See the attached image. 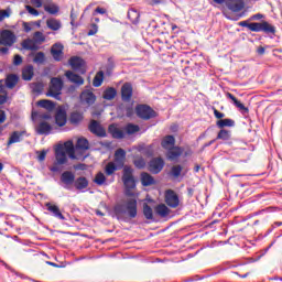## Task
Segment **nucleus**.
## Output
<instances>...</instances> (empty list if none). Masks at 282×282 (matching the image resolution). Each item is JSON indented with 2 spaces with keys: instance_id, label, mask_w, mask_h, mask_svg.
Returning <instances> with one entry per match:
<instances>
[{
  "instance_id": "f257e3e1",
  "label": "nucleus",
  "mask_w": 282,
  "mask_h": 282,
  "mask_svg": "<svg viewBox=\"0 0 282 282\" xmlns=\"http://www.w3.org/2000/svg\"><path fill=\"white\" fill-rule=\"evenodd\" d=\"M76 160V149L73 141H66L55 148V161L53 166L50 167L52 173H58L59 166L67 164L68 160Z\"/></svg>"
},
{
  "instance_id": "f03ea898",
  "label": "nucleus",
  "mask_w": 282,
  "mask_h": 282,
  "mask_svg": "<svg viewBox=\"0 0 282 282\" xmlns=\"http://www.w3.org/2000/svg\"><path fill=\"white\" fill-rule=\"evenodd\" d=\"M113 213L117 219H124L127 215L130 219L138 217V200L135 198H127L115 205Z\"/></svg>"
},
{
  "instance_id": "7ed1b4c3",
  "label": "nucleus",
  "mask_w": 282,
  "mask_h": 282,
  "mask_svg": "<svg viewBox=\"0 0 282 282\" xmlns=\"http://www.w3.org/2000/svg\"><path fill=\"white\" fill-rule=\"evenodd\" d=\"M240 28H248L251 32H264V34H276V26L270 24L268 21L252 22L241 21L238 23Z\"/></svg>"
},
{
  "instance_id": "20e7f679",
  "label": "nucleus",
  "mask_w": 282,
  "mask_h": 282,
  "mask_svg": "<svg viewBox=\"0 0 282 282\" xmlns=\"http://www.w3.org/2000/svg\"><path fill=\"white\" fill-rule=\"evenodd\" d=\"M122 183L126 188V195L133 197V191L135 188V177H133V170L131 166L126 165L122 172Z\"/></svg>"
},
{
  "instance_id": "39448f33",
  "label": "nucleus",
  "mask_w": 282,
  "mask_h": 282,
  "mask_svg": "<svg viewBox=\"0 0 282 282\" xmlns=\"http://www.w3.org/2000/svg\"><path fill=\"white\" fill-rule=\"evenodd\" d=\"M63 91V79L58 77H53L51 79L48 91L46 96L55 98V100H61V94Z\"/></svg>"
},
{
  "instance_id": "423d86ee",
  "label": "nucleus",
  "mask_w": 282,
  "mask_h": 282,
  "mask_svg": "<svg viewBox=\"0 0 282 282\" xmlns=\"http://www.w3.org/2000/svg\"><path fill=\"white\" fill-rule=\"evenodd\" d=\"M17 42V36L10 30H3L0 33V45H6V47H12Z\"/></svg>"
},
{
  "instance_id": "0eeeda50",
  "label": "nucleus",
  "mask_w": 282,
  "mask_h": 282,
  "mask_svg": "<svg viewBox=\"0 0 282 282\" xmlns=\"http://www.w3.org/2000/svg\"><path fill=\"white\" fill-rule=\"evenodd\" d=\"M68 63H69L72 69H74V72H78L79 74H85V72H87V66L85 64V59H83L78 56L70 57Z\"/></svg>"
},
{
  "instance_id": "6e6552de",
  "label": "nucleus",
  "mask_w": 282,
  "mask_h": 282,
  "mask_svg": "<svg viewBox=\"0 0 282 282\" xmlns=\"http://www.w3.org/2000/svg\"><path fill=\"white\" fill-rule=\"evenodd\" d=\"M135 111L137 116L143 120H151V118H155V112L147 105L137 106Z\"/></svg>"
},
{
  "instance_id": "1a4fd4ad",
  "label": "nucleus",
  "mask_w": 282,
  "mask_h": 282,
  "mask_svg": "<svg viewBox=\"0 0 282 282\" xmlns=\"http://www.w3.org/2000/svg\"><path fill=\"white\" fill-rule=\"evenodd\" d=\"M165 204H167L170 208H177V206H180V196H177L175 191H165Z\"/></svg>"
},
{
  "instance_id": "9d476101",
  "label": "nucleus",
  "mask_w": 282,
  "mask_h": 282,
  "mask_svg": "<svg viewBox=\"0 0 282 282\" xmlns=\"http://www.w3.org/2000/svg\"><path fill=\"white\" fill-rule=\"evenodd\" d=\"M76 181V175L72 171H65L61 175V182L64 184V188L72 191V186Z\"/></svg>"
},
{
  "instance_id": "9b49d317",
  "label": "nucleus",
  "mask_w": 282,
  "mask_h": 282,
  "mask_svg": "<svg viewBox=\"0 0 282 282\" xmlns=\"http://www.w3.org/2000/svg\"><path fill=\"white\" fill-rule=\"evenodd\" d=\"M124 160H127V151L120 148L115 152V161L112 163L118 165L120 169H124Z\"/></svg>"
},
{
  "instance_id": "f8f14e48",
  "label": "nucleus",
  "mask_w": 282,
  "mask_h": 282,
  "mask_svg": "<svg viewBox=\"0 0 282 282\" xmlns=\"http://www.w3.org/2000/svg\"><path fill=\"white\" fill-rule=\"evenodd\" d=\"M164 169V160L156 158L150 161L149 170L151 173L158 174Z\"/></svg>"
},
{
  "instance_id": "ddd939ff",
  "label": "nucleus",
  "mask_w": 282,
  "mask_h": 282,
  "mask_svg": "<svg viewBox=\"0 0 282 282\" xmlns=\"http://www.w3.org/2000/svg\"><path fill=\"white\" fill-rule=\"evenodd\" d=\"M131 96H133V86L131 84L126 83L121 87V98L124 102H129L131 100Z\"/></svg>"
},
{
  "instance_id": "4468645a",
  "label": "nucleus",
  "mask_w": 282,
  "mask_h": 282,
  "mask_svg": "<svg viewBox=\"0 0 282 282\" xmlns=\"http://www.w3.org/2000/svg\"><path fill=\"white\" fill-rule=\"evenodd\" d=\"M89 131H90V133H94L95 135H98L99 138H105V135H107V132L102 129L100 123H98V121H96V120L90 122Z\"/></svg>"
},
{
  "instance_id": "2eb2a0df",
  "label": "nucleus",
  "mask_w": 282,
  "mask_h": 282,
  "mask_svg": "<svg viewBox=\"0 0 282 282\" xmlns=\"http://www.w3.org/2000/svg\"><path fill=\"white\" fill-rule=\"evenodd\" d=\"M55 122L58 127L67 124V112L63 108H58L55 113Z\"/></svg>"
},
{
  "instance_id": "dca6fc26",
  "label": "nucleus",
  "mask_w": 282,
  "mask_h": 282,
  "mask_svg": "<svg viewBox=\"0 0 282 282\" xmlns=\"http://www.w3.org/2000/svg\"><path fill=\"white\" fill-rule=\"evenodd\" d=\"M226 6L231 12H241L243 10V0H226Z\"/></svg>"
},
{
  "instance_id": "f3484780",
  "label": "nucleus",
  "mask_w": 282,
  "mask_h": 282,
  "mask_svg": "<svg viewBox=\"0 0 282 282\" xmlns=\"http://www.w3.org/2000/svg\"><path fill=\"white\" fill-rule=\"evenodd\" d=\"M36 133L39 135H50L52 133V126L46 121H41L36 127Z\"/></svg>"
},
{
  "instance_id": "a211bd4d",
  "label": "nucleus",
  "mask_w": 282,
  "mask_h": 282,
  "mask_svg": "<svg viewBox=\"0 0 282 282\" xmlns=\"http://www.w3.org/2000/svg\"><path fill=\"white\" fill-rule=\"evenodd\" d=\"M66 78L70 82L74 83V85H85V79H83V77H80V75H76L74 72L72 70H67L65 73Z\"/></svg>"
},
{
  "instance_id": "6ab92c4d",
  "label": "nucleus",
  "mask_w": 282,
  "mask_h": 282,
  "mask_svg": "<svg viewBox=\"0 0 282 282\" xmlns=\"http://www.w3.org/2000/svg\"><path fill=\"white\" fill-rule=\"evenodd\" d=\"M45 206L48 213H52V215H54L57 219L65 221V216H63L58 206L53 205L52 203H46Z\"/></svg>"
},
{
  "instance_id": "aec40b11",
  "label": "nucleus",
  "mask_w": 282,
  "mask_h": 282,
  "mask_svg": "<svg viewBox=\"0 0 282 282\" xmlns=\"http://www.w3.org/2000/svg\"><path fill=\"white\" fill-rule=\"evenodd\" d=\"M82 102H86V105H94L96 102V95L89 90H84L80 94Z\"/></svg>"
},
{
  "instance_id": "412c9836",
  "label": "nucleus",
  "mask_w": 282,
  "mask_h": 282,
  "mask_svg": "<svg viewBox=\"0 0 282 282\" xmlns=\"http://www.w3.org/2000/svg\"><path fill=\"white\" fill-rule=\"evenodd\" d=\"M23 135H25V131L12 132L8 141V147H10L11 144H17L18 142H21V140H23Z\"/></svg>"
},
{
  "instance_id": "4be33fe9",
  "label": "nucleus",
  "mask_w": 282,
  "mask_h": 282,
  "mask_svg": "<svg viewBox=\"0 0 282 282\" xmlns=\"http://www.w3.org/2000/svg\"><path fill=\"white\" fill-rule=\"evenodd\" d=\"M22 47L23 50L36 52V50H39V44L34 41V39H26L22 41Z\"/></svg>"
},
{
  "instance_id": "5701e85b",
  "label": "nucleus",
  "mask_w": 282,
  "mask_h": 282,
  "mask_svg": "<svg viewBox=\"0 0 282 282\" xmlns=\"http://www.w3.org/2000/svg\"><path fill=\"white\" fill-rule=\"evenodd\" d=\"M46 26L48 30H53V32H58L61 28H63V24L59 20H56L55 18H51L46 20Z\"/></svg>"
},
{
  "instance_id": "b1692460",
  "label": "nucleus",
  "mask_w": 282,
  "mask_h": 282,
  "mask_svg": "<svg viewBox=\"0 0 282 282\" xmlns=\"http://www.w3.org/2000/svg\"><path fill=\"white\" fill-rule=\"evenodd\" d=\"M51 54L55 61H61V58H63L62 44H54L51 48Z\"/></svg>"
},
{
  "instance_id": "393cba45",
  "label": "nucleus",
  "mask_w": 282,
  "mask_h": 282,
  "mask_svg": "<svg viewBox=\"0 0 282 282\" xmlns=\"http://www.w3.org/2000/svg\"><path fill=\"white\" fill-rule=\"evenodd\" d=\"M109 132L111 133L112 138L117 140H122L124 138V129L117 128L116 124L109 126Z\"/></svg>"
},
{
  "instance_id": "a878e982",
  "label": "nucleus",
  "mask_w": 282,
  "mask_h": 282,
  "mask_svg": "<svg viewBox=\"0 0 282 282\" xmlns=\"http://www.w3.org/2000/svg\"><path fill=\"white\" fill-rule=\"evenodd\" d=\"M34 77V66L26 65L22 69V79L23 80H30Z\"/></svg>"
},
{
  "instance_id": "bb28decb",
  "label": "nucleus",
  "mask_w": 282,
  "mask_h": 282,
  "mask_svg": "<svg viewBox=\"0 0 282 282\" xmlns=\"http://www.w3.org/2000/svg\"><path fill=\"white\" fill-rule=\"evenodd\" d=\"M182 153H184V150H182V148L173 147L172 149H170L167 151V159L169 160H177V158H180V155H182Z\"/></svg>"
},
{
  "instance_id": "cd10ccee",
  "label": "nucleus",
  "mask_w": 282,
  "mask_h": 282,
  "mask_svg": "<svg viewBox=\"0 0 282 282\" xmlns=\"http://www.w3.org/2000/svg\"><path fill=\"white\" fill-rule=\"evenodd\" d=\"M74 186L77 188V191H83L84 188H87L89 186V181L85 178L84 176L78 177L74 181Z\"/></svg>"
},
{
  "instance_id": "c85d7f7f",
  "label": "nucleus",
  "mask_w": 282,
  "mask_h": 282,
  "mask_svg": "<svg viewBox=\"0 0 282 282\" xmlns=\"http://www.w3.org/2000/svg\"><path fill=\"white\" fill-rule=\"evenodd\" d=\"M227 98H229V100H231L235 107H237L240 111L248 113V108L243 104H241V101H239L237 98H235L232 94L227 93Z\"/></svg>"
},
{
  "instance_id": "c756f323",
  "label": "nucleus",
  "mask_w": 282,
  "mask_h": 282,
  "mask_svg": "<svg viewBox=\"0 0 282 282\" xmlns=\"http://www.w3.org/2000/svg\"><path fill=\"white\" fill-rule=\"evenodd\" d=\"M161 145L163 149H166L167 151L170 149H173L175 147V137L174 135H167L163 139Z\"/></svg>"
},
{
  "instance_id": "7c9ffc66",
  "label": "nucleus",
  "mask_w": 282,
  "mask_h": 282,
  "mask_svg": "<svg viewBox=\"0 0 282 282\" xmlns=\"http://www.w3.org/2000/svg\"><path fill=\"white\" fill-rule=\"evenodd\" d=\"M141 184L142 186H151L155 184V180L149 173L143 172L141 173Z\"/></svg>"
},
{
  "instance_id": "2f4dec72",
  "label": "nucleus",
  "mask_w": 282,
  "mask_h": 282,
  "mask_svg": "<svg viewBox=\"0 0 282 282\" xmlns=\"http://www.w3.org/2000/svg\"><path fill=\"white\" fill-rule=\"evenodd\" d=\"M37 107H41L42 109H46V111H54V102L50 99H43L37 101Z\"/></svg>"
},
{
  "instance_id": "473e14b6",
  "label": "nucleus",
  "mask_w": 282,
  "mask_h": 282,
  "mask_svg": "<svg viewBox=\"0 0 282 282\" xmlns=\"http://www.w3.org/2000/svg\"><path fill=\"white\" fill-rule=\"evenodd\" d=\"M17 83H19V76L15 74L9 75L6 79V86L8 89H14V87H17Z\"/></svg>"
},
{
  "instance_id": "72a5a7b5",
  "label": "nucleus",
  "mask_w": 282,
  "mask_h": 282,
  "mask_svg": "<svg viewBox=\"0 0 282 282\" xmlns=\"http://www.w3.org/2000/svg\"><path fill=\"white\" fill-rule=\"evenodd\" d=\"M155 214L159 215V217H167V215L171 213V209L166 207L164 204H160L154 209Z\"/></svg>"
},
{
  "instance_id": "f704fd0d",
  "label": "nucleus",
  "mask_w": 282,
  "mask_h": 282,
  "mask_svg": "<svg viewBox=\"0 0 282 282\" xmlns=\"http://www.w3.org/2000/svg\"><path fill=\"white\" fill-rule=\"evenodd\" d=\"M118 91L113 87H109L104 91L102 98L104 100H113L116 98Z\"/></svg>"
},
{
  "instance_id": "c9c22d12",
  "label": "nucleus",
  "mask_w": 282,
  "mask_h": 282,
  "mask_svg": "<svg viewBox=\"0 0 282 282\" xmlns=\"http://www.w3.org/2000/svg\"><path fill=\"white\" fill-rule=\"evenodd\" d=\"M76 149H79V151H87L89 149V141L85 138H79L76 143Z\"/></svg>"
},
{
  "instance_id": "e433bc0d",
  "label": "nucleus",
  "mask_w": 282,
  "mask_h": 282,
  "mask_svg": "<svg viewBox=\"0 0 282 282\" xmlns=\"http://www.w3.org/2000/svg\"><path fill=\"white\" fill-rule=\"evenodd\" d=\"M128 19L131 23H138V21H140V13L135 9H130L128 11Z\"/></svg>"
},
{
  "instance_id": "4c0bfd02",
  "label": "nucleus",
  "mask_w": 282,
  "mask_h": 282,
  "mask_svg": "<svg viewBox=\"0 0 282 282\" xmlns=\"http://www.w3.org/2000/svg\"><path fill=\"white\" fill-rule=\"evenodd\" d=\"M104 80H105V73L102 70H99L93 80L94 87H100Z\"/></svg>"
},
{
  "instance_id": "58836bf2",
  "label": "nucleus",
  "mask_w": 282,
  "mask_h": 282,
  "mask_svg": "<svg viewBox=\"0 0 282 282\" xmlns=\"http://www.w3.org/2000/svg\"><path fill=\"white\" fill-rule=\"evenodd\" d=\"M217 127L224 129V127H235V120L232 119H220L217 121Z\"/></svg>"
},
{
  "instance_id": "ea45409f",
  "label": "nucleus",
  "mask_w": 282,
  "mask_h": 282,
  "mask_svg": "<svg viewBox=\"0 0 282 282\" xmlns=\"http://www.w3.org/2000/svg\"><path fill=\"white\" fill-rule=\"evenodd\" d=\"M123 130L124 133H128V135H133V133H138V131H140V127L133 123H129L123 128Z\"/></svg>"
},
{
  "instance_id": "a19ab883",
  "label": "nucleus",
  "mask_w": 282,
  "mask_h": 282,
  "mask_svg": "<svg viewBox=\"0 0 282 282\" xmlns=\"http://www.w3.org/2000/svg\"><path fill=\"white\" fill-rule=\"evenodd\" d=\"M44 10L45 12H48V14H58L59 8L55 3H48L44 4Z\"/></svg>"
},
{
  "instance_id": "79ce46f5",
  "label": "nucleus",
  "mask_w": 282,
  "mask_h": 282,
  "mask_svg": "<svg viewBox=\"0 0 282 282\" xmlns=\"http://www.w3.org/2000/svg\"><path fill=\"white\" fill-rule=\"evenodd\" d=\"M33 63H35L36 65H43V63H45V53L43 52L35 53L33 57Z\"/></svg>"
},
{
  "instance_id": "37998d69",
  "label": "nucleus",
  "mask_w": 282,
  "mask_h": 282,
  "mask_svg": "<svg viewBox=\"0 0 282 282\" xmlns=\"http://www.w3.org/2000/svg\"><path fill=\"white\" fill-rule=\"evenodd\" d=\"M121 167H118V165H116V163L113 162H109L106 165V175H113V173H116V171H118Z\"/></svg>"
},
{
  "instance_id": "c03bdc74",
  "label": "nucleus",
  "mask_w": 282,
  "mask_h": 282,
  "mask_svg": "<svg viewBox=\"0 0 282 282\" xmlns=\"http://www.w3.org/2000/svg\"><path fill=\"white\" fill-rule=\"evenodd\" d=\"M82 120H83L82 112H78V111L72 112V115H70L72 124H78V122H80Z\"/></svg>"
},
{
  "instance_id": "a18cd8bd",
  "label": "nucleus",
  "mask_w": 282,
  "mask_h": 282,
  "mask_svg": "<svg viewBox=\"0 0 282 282\" xmlns=\"http://www.w3.org/2000/svg\"><path fill=\"white\" fill-rule=\"evenodd\" d=\"M33 41H34L36 44L45 43V35L43 34V32L36 31V32L33 34Z\"/></svg>"
},
{
  "instance_id": "49530a36",
  "label": "nucleus",
  "mask_w": 282,
  "mask_h": 282,
  "mask_svg": "<svg viewBox=\"0 0 282 282\" xmlns=\"http://www.w3.org/2000/svg\"><path fill=\"white\" fill-rule=\"evenodd\" d=\"M143 215L145 219H153V209L148 204L143 205Z\"/></svg>"
},
{
  "instance_id": "de8ad7c7",
  "label": "nucleus",
  "mask_w": 282,
  "mask_h": 282,
  "mask_svg": "<svg viewBox=\"0 0 282 282\" xmlns=\"http://www.w3.org/2000/svg\"><path fill=\"white\" fill-rule=\"evenodd\" d=\"M95 184H98V186H102L105 182H107V177H105V174L102 172L97 173L95 180Z\"/></svg>"
},
{
  "instance_id": "09e8293b",
  "label": "nucleus",
  "mask_w": 282,
  "mask_h": 282,
  "mask_svg": "<svg viewBox=\"0 0 282 282\" xmlns=\"http://www.w3.org/2000/svg\"><path fill=\"white\" fill-rule=\"evenodd\" d=\"M217 140H230V131L228 130H220L217 135Z\"/></svg>"
},
{
  "instance_id": "8fccbe9b",
  "label": "nucleus",
  "mask_w": 282,
  "mask_h": 282,
  "mask_svg": "<svg viewBox=\"0 0 282 282\" xmlns=\"http://www.w3.org/2000/svg\"><path fill=\"white\" fill-rule=\"evenodd\" d=\"M171 173L173 177H180V175H182V165L173 166Z\"/></svg>"
},
{
  "instance_id": "3c124183",
  "label": "nucleus",
  "mask_w": 282,
  "mask_h": 282,
  "mask_svg": "<svg viewBox=\"0 0 282 282\" xmlns=\"http://www.w3.org/2000/svg\"><path fill=\"white\" fill-rule=\"evenodd\" d=\"M10 14H12V10L10 9L0 10V22L3 21L4 19H10Z\"/></svg>"
},
{
  "instance_id": "603ef678",
  "label": "nucleus",
  "mask_w": 282,
  "mask_h": 282,
  "mask_svg": "<svg viewBox=\"0 0 282 282\" xmlns=\"http://www.w3.org/2000/svg\"><path fill=\"white\" fill-rule=\"evenodd\" d=\"M36 153L39 162H45V158H47V150L37 151Z\"/></svg>"
},
{
  "instance_id": "864d4df0",
  "label": "nucleus",
  "mask_w": 282,
  "mask_h": 282,
  "mask_svg": "<svg viewBox=\"0 0 282 282\" xmlns=\"http://www.w3.org/2000/svg\"><path fill=\"white\" fill-rule=\"evenodd\" d=\"M145 165L147 162H144V159H138L134 161V166H137V169H144Z\"/></svg>"
},
{
  "instance_id": "5fc2aeb1",
  "label": "nucleus",
  "mask_w": 282,
  "mask_h": 282,
  "mask_svg": "<svg viewBox=\"0 0 282 282\" xmlns=\"http://www.w3.org/2000/svg\"><path fill=\"white\" fill-rule=\"evenodd\" d=\"M25 10L33 17H39V10L32 8V6H25Z\"/></svg>"
},
{
  "instance_id": "6e6d98bb",
  "label": "nucleus",
  "mask_w": 282,
  "mask_h": 282,
  "mask_svg": "<svg viewBox=\"0 0 282 282\" xmlns=\"http://www.w3.org/2000/svg\"><path fill=\"white\" fill-rule=\"evenodd\" d=\"M21 63H23V57H21V55H15L13 58V65L19 66Z\"/></svg>"
},
{
  "instance_id": "4d7b16f0",
  "label": "nucleus",
  "mask_w": 282,
  "mask_h": 282,
  "mask_svg": "<svg viewBox=\"0 0 282 282\" xmlns=\"http://www.w3.org/2000/svg\"><path fill=\"white\" fill-rule=\"evenodd\" d=\"M31 3L35 8H43V0H31Z\"/></svg>"
},
{
  "instance_id": "13d9d810",
  "label": "nucleus",
  "mask_w": 282,
  "mask_h": 282,
  "mask_svg": "<svg viewBox=\"0 0 282 282\" xmlns=\"http://www.w3.org/2000/svg\"><path fill=\"white\" fill-rule=\"evenodd\" d=\"M214 116H215V118H217L218 120H221V118H225V117H226L225 113L220 112V111L217 110V109L214 110Z\"/></svg>"
},
{
  "instance_id": "bf43d9fd",
  "label": "nucleus",
  "mask_w": 282,
  "mask_h": 282,
  "mask_svg": "<svg viewBox=\"0 0 282 282\" xmlns=\"http://www.w3.org/2000/svg\"><path fill=\"white\" fill-rule=\"evenodd\" d=\"M98 33V25L93 24V29L88 31V36H94V34Z\"/></svg>"
},
{
  "instance_id": "052dcab7",
  "label": "nucleus",
  "mask_w": 282,
  "mask_h": 282,
  "mask_svg": "<svg viewBox=\"0 0 282 282\" xmlns=\"http://www.w3.org/2000/svg\"><path fill=\"white\" fill-rule=\"evenodd\" d=\"M22 28H23L24 32H26V33L32 32V26L28 22H23Z\"/></svg>"
},
{
  "instance_id": "680f3d73",
  "label": "nucleus",
  "mask_w": 282,
  "mask_h": 282,
  "mask_svg": "<svg viewBox=\"0 0 282 282\" xmlns=\"http://www.w3.org/2000/svg\"><path fill=\"white\" fill-rule=\"evenodd\" d=\"M40 118H42V120H50V118H52V115L50 112L40 113Z\"/></svg>"
},
{
  "instance_id": "e2e57ef3",
  "label": "nucleus",
  "mask_w": 282,
  "mask_h": 282,
  "mask_svg": "<svg viewBox=\"0 0 282 282\" xmlns=\"http://www.w3.org/2000/svg\"><path fill=\"white\" fill-rule=\"evenodd\" d=\"M6 111L0 110V124H3L6 122Z\"/></svg>"
},
{
  "instance_id": "0e129e2a",
  "label": "nucleus",
  "mask_w": 282,
  "mask_h": 282,
  "mask_svg": "<svg viewBox=\"0 0 282 282\" xmlns=\"http://www.w3.org/2000/svg\"><path fill=\"white\" fill-rule=\"evenodd\" d=\"M95 12H96L97 14H107V10H106L105 8H100V7H98V8L95 10Z\"/></svg>"
},
{
  "instance_id": "69168bd1",
  "label": "nucleus",
  "mask_w": 282,
  "mask_h": 282,
  "mask_svg": "<svg viewBox=\"0 0 282 282\" xmlns=\"http://www.w3.org/2000/svg\"><path fill=\"white\" fill-rule=\"evenodd\" d=\"M8 100V95H0V105H3Z\"/></svg>"
},
{
  "instance_id": "338daca9",
  "label": "nucleus",
  "mask_w": 282,
  "mask_h": 282,
  "mask_svg": "<svg viewBox=\"0 0 282 282\" xmlns=\"http://www.w3.org/2000/svg\"><path fill=\"white\" fill-rule=\"evenodd\" d=\"M8 52H9L8 46H2V47H0V53H1V54H8Z\"/></svg>"
},
{
  "instance_id": "774afa93",
  "label": "nucleus",
  "mask_w": 282,
  "mask_h": 282,
  "mask_svg": "<svg viewBox=\"0 0 282 282\" xmlns=\"http://www.w3.org/2000/svg\"><path fill=\"white\" fill-rule=\"evenodd\" d=\"M43 86H41L40 84L35 85V87L33 88V91H41Z\"/></svg>"
}]
</instances>
